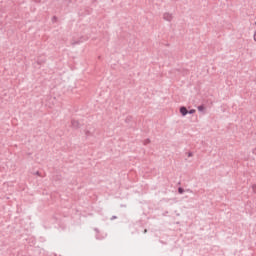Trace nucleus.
<instances>
[{
    "instance_id": "obj_4",
    "label": "nucleus",
    "mask_w": 256,
    "mask_h": 256,
    "mask_svg": "<svg viewBox=\"0 0 256 256\" xmlns=\"http://www.w3.org/2000/svg\"><path fill=\"white\" fill-rule=\"evenodd\" d=\"M198 111H205V106H203V105L198 106Z\"/></svg>"
},
{
    "instance_id": "obj_6",
    "label": "nucleus",
    "mask_w": 256,
    "mask_h": 256,
    "mask_svg": "<svg viewBox=\"0 0 256 256\" xmlns=\"http://www.w3.org/2000/svg\"><path fill=\"white\" fill-rule=\"evenodd\" d=\"M178 192H179L180 194H183V192H184L183 188H179V189H178Z\"/></svg>"
},
{
    "instance_id": "obj_9",
    "label": "nucleus",
    "mask_w": 256,
    "mask_h": 256,
    "mask_svg": "<svg viewBox=\"0 0 256 256\" xmlns=\"http://www.w3.org/2000/svg\"><path fill=\"white\" fill-rule=\"evenodd\" d=\"M114 219H117V216H112L111 217V221H113Z\"/></svg>"
},
{
    "instance_id": "obj_8",
    "label": "nucleus",
    "mask_w": 256,
    "mask_h": 256,
    "mask_svg": "<svg viewBox=\"0 0 256 256\" xmlns=\"http://www.w3.org/2000/svg\"><path fill=\"white\" fill-rule=\"evenodd\" d=\"M85 134L87 137H89L91 135L89 131H86Z\"/></svg>"
},
{
    "instance_id": "obj_11",
    "label": "nucleus",
    "mask_w": 256,
    "mask_h": 256,
    "mask_svg": "<svg viewBox=\"0 0 256 256\" xmlns=\"http://www.w3.org/2000/svg\"><path fill=\"white\" fill-rule=\"evenodd\" d=\"M254 41L256 42V32L254 33Z\"/></svg>"
},
{
    "instance_id": "obj_10",
    "label": "nucleus",
    "mask_w": 256,
    "mask_h": 256,
    "mask_svg": "<svg viewBox=\"0 0 256 256\" xmlns=\"http://www.w3.org/2000/svg\"><path fill=\"white\" fill-rule=\"evenodd\" d=\"M53 21H57V17L56 16L53 17Z\"/></svg>"
},
{
    "instance_id": "obj_5",
    "label": "nucleus",
    "mask_w": 256,
    "mask_h": 256,
    "mask_svg": "<svg viewBox=\"0 0 256 256\" xmlns=\"http://www.w3.org/2000/svg\"><path fill=\"white\" fill-rule=\"evenodd\" d=\"M34 175H37L38 177H41V172L36 171V172L34 173Z\"/></svg>"
},
{
    "instance_id": "obj_2",
    "label": "nucleus",
    "mask_w": 256,
    "mask_h": 256,
    "mask_svg": "<svg viewBox=\"0 0 256 256\" xmlns=\"http://www.w3.org/2000/svg\"><path fill=\"white\" fill-rule=\"evenodd\" d=\"M71 125H72L73 129H79L81 127V125L79 124V121H77V120H72Z\"/></svg>"
},
{
    "instance_id": "obj_7",
    "label": "nucleus",
    "mask_w": 256,
    "mask_h": 256,
    "mask_svg": "<svg viewBox=\"0 0 256 256\" xmlns=\"http://www.w3.org/2000/svg\"><path fill=\"white\" fill-rule=\"evenodd\" d=\"M188 113H190V115H193V113H195V109L190 110Z\"/></svg>"
},
{
    "instance_id": "obj_3",
    "label": "nucleus",
    "mask_w": 256,
    "mask_h": 256,
    "mask_svg": "<svg viewBox=\"0 0 256 256\" xmlns=\"http://www.w3.org/2000/svg\"><path fill=\"white\" fill-rule=\"evenodd\" d=\"M180 113H181V115H183V117H185V115H187V113H189V111H187L186 107H181Z\"/></svg>"
},
{
    "instance_id": "obj_1",
    "label": "nucleus",
    "mask_w": 256,
    "mask_h": 256,
    "mask_svg": "<svg viewBox=\"0 0 256 256\" xmlns=\"http://www.w3.org/2000/svg\"><path fill=\"white\" fill-rule=\"evenodd\" d=\"M163 19L165 21H173V14L169 13V12H165L163 14Z\"/></svg>"
},
{
    "instance_id": "obj_12",
    "label": "nucleus",
    "mask_w": 256,
    "mask_h": 256,
    "mask_svg": "<svg viewBox=\"0 0 256 256\" xmlns=\"http://www.w3.org/2000/svg\"><path fill=\"white\" fill-rule=\"evenodd\" d=\"M192 156H193V154H191V153L188 154V157H192Z\"/></svg>"
}]
</instances>
